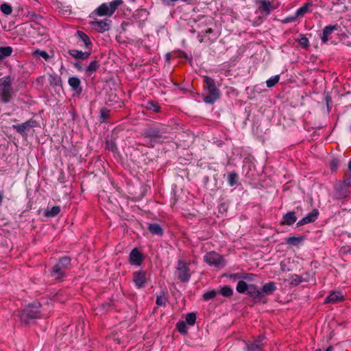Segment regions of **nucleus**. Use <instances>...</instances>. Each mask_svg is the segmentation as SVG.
Returning <instances> with one entry per match:
<instances>
[{
	"mask_svg": "<svg viewBox=\"0 0 351 351\" xmlns=\"http://www.w3.org/2000/svg\"><path fill=\"white\" fill-rule=\"evenodd\" d=\"M0 97L4 103H8L11 99L12 87L8 79H3L0 84Z\"/></svg>",
	"mask_w": 351,
	"mask_h": 351,
	"instance_id": "obj_5",
	"label": "nucleus"
},
{
	"mask_svg": "<svg viewBox=\"0 0 351 351\" xmlns=\"http://www.w3.org/2000/svg\"><path fill=\"white\" fill-rule=\"evenodd\" d=\"M71 263V260L68 257H63L60 259L59 262L57 263V267H61L64 269H65Z\"/></svg>",
	"mask_w": 351,
	"mask_h": 351,
	"instance_id": "obj_31",
	"label": "nucleus"
},
{
	"mask_svg": "<svg viewBox=\"0 0 351 351\" xmlns=\"http://www.w3.org/2000/svg\"><path fill=\"white\" fill-rule=\"evenodd\" d=\"M69 54L76 59L85 60L87 59L90 53L86 51H82L77 49H71L69 51Z\"/></svg>",
	"mask_w": 351,
	"mask_h": 351,
	"instance_id": "obj_16",
	"label": "nucleus"
},
{
	"mask_svg": "<svg viewBox=\"0 0 351 351\" xmlns=\"http://www.w3.org/2000/svg\"><path fill=\"white\" fill-rule=\"evenodd\" d=\"M12 52V49L10 47H0V60L10 56Z\"/></svg>",
	"mask_w": 351,
	"mask_h": 351,
	"instance_id": "obj_23",
	"label": "nucleus"
},
{
	"mask_svg": "<svg viewBox=\"0 0 351 351\" xmlns=\"http://www.w3.org/2000/svg\"><path fill=\"white\" fill-rule=\"evenodd\" d=\"M166 299L162 295H159L156 298V304L158 306H163L165 304Z\"/></svg>",
	"mask_w": 351,
	"mask_h": 351,
	"instance_id": "obj_42",
	"label": "nucleus"
},
{
	"mask_svg": "<svg viewBox=\"0 0 351 351\" xmlns=\"http://www.w3.org/2000/svg\"><path fill=\"white\" fill-rule=\"evenodd\" d=\"M164 4L168 6H173L178 0H160Z\"/></svg>",
	"mask_w": 351,
	"mask_h": 351,
	"instance_id": "obj_45",
	"label": "nucleus"
},
{
	"mask_svg": "<svg viewBox=\"0 0 351 351\" xmlns=\"http://www.w3.org/2000/svg\"><path fill=\"white\" fill-rule=\"evenodd\" d=\"M317 215L318 212L317 210H313L311 213L308 214L306 217L298 222V226H301L314 221L317 219Z\"/></svg>",
	"mask_w": 351,
	"mask_h": 351,
	"instance_id": "obj_12",
	"label": "nucleus"
},
{
	"mask_svg": "<svg viewBox=\"0 0 351 351\" xmlns=\"http://www.w3.org/2000/svg\"><path fill=\"white\" fill-rule=\"evenodd\" d=\"M216 294H217L216 291H215V290L209 291H207L205 293H204L203 298L204 300H210V299L215 298Z\"/></svg>",
	"mask_w": 351,
	"mask_h": 351,
	"instance_id": "obj_40",
	"label": "nucleus"
},
{
	"mask_svg": "<svg viewBox=\"0 0 351 351\" xmlns=\"http://www.w3.org/2000/svg\"><path fill=\"white\" fill-rule=\"evenodd\" d=\"M296 220L297 217H295V213L293 212H289L283 216L282 223L284 224L290 226L294 223Z\"/></svg>",
	"mask_w": 351,
	"mask_h": 351,
	"instance_id": "obj_19",
	"label": "nucleus"
},
{
	"mask_svg": "<svg viewBox=\"0 0 351 351\" xmlns=\"http://www.w3.org/2000/svg\"><path fill=\"white\" fill-rule=\"evenodd\" d=\"M237 291L241 293L247 292L255 299H260L262 296V292L260 291L259 289L254 285H247V284L243 280H240L237 283Z\"/></svg>",
	"mask_w": 351,
	"mask_h": 351,
	"instance_id": "obj_4",
	"label": "nucleus"
},
{
	"mask_svg": "<svg viewBox=\"0 0 351 351\" xmlns=\"http://www.w3.org/2000/svg\"><path fill=\"white\" fill-rule=\"evenodd\" d=\"M338 166V160H333L330 163V168L332 171H335L337 169Z\"/></svg>",
	"mask_w": 351,
	"mask_h": 351,
	"instance_id": "obj_46",
	"label": "nucleus"
},
{
	"mask_svg": "<svg viewBox=\"0 0 351 351\" xmlns=\"http://www.w3.org/2000/svg\"><path fill=\"white\" fill-rule=\"evenodd\" d=\"M35 121H27L25 123H23L19 125H13L12 128L15 129L18 132L23 134L27 130L29 129L30 128H32L34 126Z\"/></svg>",
	"mask_w": 351,
	"mask_h": 351,
	"instance_id": "obj_13",
	"label": "nucleus"
},
{
	"mask_svg": "<svg viewBox=\"0 0 351 351\" xmlns=\"http://www.w3.org/2000/svg\"><path fill=\"white\" fill-rule=\"evenodd\" d=\"M343 298V295L339 291H334L331 293L326 299L325 302H337L342 300Z\"/></svg>",
	"mask_w": 351,
	"mask_h": 351,
	"instance_id": "obj_17",
	"label": "nucleus"
},
{
	"mask_svg": "<svg viewBox=\"0 0 351 351\" xmlns=\"http://www.w3.org/2000/svg\"><path fill=\"white\" fill-rule=\"evenodd\" d=\"M77 35H78L79 38L83 42L84 45L86 47L88 48L89 47V45H91V43L90 41L88 36L86 34H85L84 32L78 31Z\"/></svg>",
	"mask_w": 351,
	"mask_h": 351,
	"instance_id": "obj_26",
	"label": "nucleus"
},
{
	"mask_svg": "<svg viewBox=\"0 0 351 351\" xmlns=\"http://www.w3.org/2000/svg\"><path fill=\"white\" fill-rule=\"evenodd\" d=\"M279 80H280L279 75L272 76L271 77H270L269 80H267L266 81L267 86L269 88H271V87L274 86L279 82Z\"/></svg>",
	"mask_w": 351,
	"mask_h": 351,
	"instance_id": "obj_29",
	"label": "nucleus"
},
{
	"mask_svg": "<svg viewBox=\"0 0 351 351\" xmlns=\"http://www.w3.org/2000/svg\"><path fill=\"white\" fill-rule=\"evenodd\" d=\"M348 168H349V170L351 171V160L350 161V162L348 164Z\"/></svg>",
	"mask_w": 351,
	"mask_h": 351,
	"instance_id": "obj_49",
	"label": "nucleus"
},
{
	"mask_svg": "<svg viewBox=\"0 0 351 351\" xmlns=\"http://www.w3.org/2000/svg\"><path fill=\"white\" fill-rule=\"evenodd\" d=\"M177 328L180 333L185 334L187 332V326L184 322H180L177 324Z\"/></svg>",
	"mask_w": 351,
	"mask_h": 351,
	"instance_id": "obj_37",
	"label": "nucleus"
},
{
	"mask_svg": "<svg viewBox=\"0 0 351 351\" xmlns=\"http://www.w3.org/2000/svg\"><path fill=\"white\" fill-rule=\"evenodd\" d=\"M49 82L51 86H58L60 84L61 80L58 75L50 74L49 75Z\"/></svg>",
	"mask_w": 351,
	"mask_h": 351,
	"instance_id": "obj_30",
	"label": "nucleus"
},
{
	"mask_svg": "<svg viewBox=\"0 0 351 351\" xmlns=\"http://www.w3.org/2000/svg\"><path fill=\"white\" fill-rule=\"evenodd\" d=\"M123 3L122 0H114L109 3H102L95 11L99 16H111L114 13L118 6Z\"/></svg>",
	"mask_w": 351,
	"mask_h": 351,
	"instance_id": "obj_2",
	"label": "nucleus"
},
{
	"mask_svg": "<svg viewBox=\"0 0 351 351\" xmlns=\"http://www.w3.org/2000/svg\"><path fill=\"white\" fill-rule=\"evenodd\" d=\"M303 241L302 237H290L287 239V243L292 245H298Z\"/></svg>",
	"mask_w": 351,
	"mask_h": 351,
	"instance_id": "obj_25",
	"label": "nucleus"
},
{
	"mask_svg": "<svg viewBox=\"0 0 351 351\" xmlns=\"http://www.w3.org/2000/svg\"><path fill=\"white\" fill-rule=\"evenodd\" d=\"M60 211L59 206H53L50 210L47 211L46 215L48 217H53L58 215Z\"/></svg>",
	"mask_w": 351,
	"mask_h": 351,
	"instance_id": "obj_35",
	"label": "nucleus"
},
{
	"mask_svg": "<svg viewBox=\"0 0 351 351\" xmlns=\"http://www.w3.org/2000/svg\"><path fill=\"white\" fill-rule=\"evenodd\" d=\"M212 32V31H211V29H209L207 31V32H209V33H210V32Z\"/></svg>",
	"mask_w": 351,
	"mask_h": 351,
	"instance_id": "obj_52",
	"label": "nucleus"
},
{
	"mask_svg": "<svg viewBox=\"0 0 351 351\" xmlns=\"http://www.w3.org/2000/svg\"><path fill=\"white\" fill-rule=\"evenodd\" d=\"M0 10L5 15H10L12 12V6L7 3H2L0 6Z\"/></svg>",
	"mask_w": 351,
	"mask_h": 351,
	"instance_id": "obj_28",
	"label": "nucleus"
},
{
	"mask_svg": "<svg viewBox=\"0 0 351 351\" xmlns=\"http://www.w3.org/2000/svg\"><path fill=\"white\" fill-rule=\"evenodd\" d=\"M261 8L262 11L267 15L269 14L271 10L276 9L271 4V3L267 0H260Z\"/></svg>",
	"mask_w": 351,
	"mask_h": 351,
	"instance_id": "obj_15",
	"label": "nucleus"
},
{
	"mask_svg": "<svg viewBox=\"0 0 351 351\" xmlns=\"http://www.w3.org/2000/svg\"><path fill=\"white\" fill-rule=\"evenodd\" d=\"M143 261L141 253L136 249H134L130 254V263L132 265H140Z\"/></svg>",
	"mask_w": 351,
	"mask_h": 351,
	"instance_id": "obj_9",
	"label": "nucleus"
},
{
	"mask_svg": "<svg viewBox=\"0 0 351 351\" xmlns=\"http://www.w3.org/2000/svg\"><path fill=\"white\" fill-rule=\"evenodd\" d=\"M219 97V92L216 86L208 89V94L204 97V101L210 104L215 103Z\"/></svg>",
	"mask_w": 351,
	"mask_h": 351,
	"instance_id": "obj_8",
	"label": "nucleus"
},
{
	"mask_svg": "<svg viewBox=\"0 0 351 351\" xmlns=\"http://www.w3.org/2000/svg\"><path fill=\"white\" fill-rule=\"evenodd\" d=\"M101 114H102V117H104V116H105L104 110H102V111H101Z\"/></svg>",
	"mask_w": 351,
	"mask_h": 351,
	"instance_id": "obj_51",
	"label": "nucleus"
},
{
	"mask_svg": "<svg viewBox=\"0 0 351 351\" xmlns=\"http://www.w3.org/2000/svg\"><path fill=\"white\" fill-rule=\"evenodd\" d=\"M68 83L73 90H77L80 88V80L77 77H72L69 79Z\"/></svg>",
	"mask_w": 351,
	"mask_h": 351,
	"instance_id": "obj_22",
	"label": "nucleus"
},
{
	"mask_svg": "<svg viewBox=\"0 0 351 351\" xmlns=\"http://www.w3.org/2000/svg\"><path fill=\"white\" fill-rule=\"evenodd\" d=\"M196 315L195 313H191L186 315V322L189 325H193L195 323Z\"/></svg>",
	"mask_w": 351,
	"mask_h": 351,
	"instance_id": "obj_36",
	"label": "nucleus"
},
{
	"mask_svg": "<svg viewBox=\"0 0 351 351\" xmlns=\"http://www.w3.org/2000/svg\"><path fill=\"white\" fill-rule=\"evenodd\" d=\"M91 23L99 32H104L109 29L110 23L107 19L95 21Z\"/></svg>",
	"mask_w": 351,
	"mask_h": 351,
	"instance_id": "obj_10",
	"label": "nucleus"
},
{
	"mask_svg": "<svg viewBox=\"0 0 351 351\" xmlns=\"http://www.w3.org/2000/svg\"><path fill=\"white\" fill-rule=\"evenodd\" d=\"M147 280L146 273L144 271H138L134 273L133 282L137 288L144 287Z\"/></svg>",
	"mask_w": 351,
	"mask_h": 351,
	"instance_id": "obj_7",
	"label": "nucleus"
},
{
	"mask_svg": "<svg viewBox=\"0 0 351 351\" xmlns=\"http://www.w3.org/2000/svg\"><path fill=\"white\" fill-rule=\"evenodd\" d=\"M177 274L179 279L182 282H187L190 279L189 268L186 263L179 261L177 267Z\"/></svg>",
	"mask_w": 351,
	"mask_h": 351,
	"instance_id": "obj_6",
	"label": "nucleus"
},
{
	"mask_svg": "<svg viewBox=\"0 0 351 351\" xmlns=\"http://www.w3.org/2000/svg\"><path fill=\"white\" fill-rule=\"evenodd\" d=\"M300 44L304 47H307L309 44L308 38L306 37L301 38L300 39Z\"/></svg>",
	"mask_w": 351,
	"mask_h": 351,
	"instance_id": "obj_44",
	"label": "nucleus"
},
{
	"mask_svg": "<svg viewBox=\"0 0 351 351\" xmlns=\"http://www.w3.org/2000/svg\"><path fill=\"white\" fill-rule=\"evenodd\" d=\"M204 261L210 266L218 268H222L226 265L223 257L215 252L206 253L204 256Z\"/></svg>",
	"mask_w": 351,
	"mask_h": 351,
	"instance_id": "obj_3",
	"label": "nucleus"
},
{
	"mask_svg": "<svg viewBox=\"0 0 351 351\" xmlns=\"http://www.w3.org/2000/svg\"><path fill=\"white\" fill-rule=\"evenodd\" d=\"M275 290H276L275 284L272 282H268V283H266L265 285H264L262 289L259 290V291L262 292V296H261V298H262L263 296L264 293L266 295H269V294L272 293Z\"/></svg>",
	"mask_w": 351,
	"mask_h": 351,
	"instance_id": "obj_20",
	"label": "nucleus"
},
{
	"mask_svg": "<svg viewBox=\"0 0 351 351\" xmlns=\"http://www.w3.org/2000/svg\"><path fill=\"white\" fill-rule=\"evenodd\" d=\"M149 231L157 235H161L162 234V230L161 227L157 223H152L149 225Z\"/></svg>",
	"mask_w": 351,
	"mask_h": 351,
	"instance_id": "obj_24",
	"label": "nucleus"
},
{
	"mask_svg": "<svg viewBox=\"0 0 351 351\" xmlns=\"http://www.w3.org/2000/svg\"><path fill=\"white\" fill-rule=\"evenodd\" d=\"M237 175L234 172H231L228 175V182L230 186H232L237 182Z\"/></svg>",
	"mask_w": 351,
	"mask_h": 351,
	"instance_id": "obj_32",
	"label": "nucleus"
},
{
	"mask_svg": "<svg viewBox=\"0 0 351 351\" xmlns=\"http://www.w3.org/2000/svg\"><path fill=\"white\" fill-rule=\"evenodd\" d=\"M301 281V278L298 275H293L291 278V282L292 284L295 283L297 285L299 284Z\"/></svg>",
	"mask_w": 351,
	"mask_h": 351,
	"instance_id": "obj_43",
	"label": "nucleus"
},
{
	"mask_svg": "<svg viewBox=\"0 0 351 351\" xmlns=\"http://www.w3.org/2000/svg\"><path fill=\"white\" fill-rule=\"evenodd\" d=\"M338 27V25H330L326 26L323 29V34L322 36V42L324 43H327L329 40L330 35L333 32V31L337 30Z\"/></svg>",
	"mask_w": 351,
	"mask_h": 351,
	"instance_id": "obj_11",
	"label": "nucleus"
},
{
	"mask_svg": "<svg viewBox=\"0 0 351 351\" xmlns=\"http://www.w3.org/2000/svg\"><path fill=\"white\" fill-rule=\"evenodd\" d=\"M64 274V269L61 267H57V264L53 267L51 271V276L56 279H60L63 277Z\"/></svg>",
	"mask_w": 351,
	"mask_h": 351,
	"instance_id": "obj_21",
	"label": "nucleus"
},
{
	"mask_svg": "<svg viewBox=\"0 0 351 351\" xmlns=\"http://www.w3.org/2000/svg\"><path fill=\"white\" fill-rule=\"evenodd\" d=\"M263 338L260 337L254 342L247 345V351H261L263 346Z\"/></svg>",
	"mask_w": 351,
	"mask_h": 351,
	"instance_id": "obj_14",
	"label": "nucleus"
},
{
	"mask_svg": "<svg viewBox=\"0 0 351 351\" xmlns=\"http://www.w3.org/2000/svg\"><path fill=\"white\" fill-rule=\"evenodd\" d=\"M312 5V3H306L297 10L295 12L294 17L291 19V20H294L296 18L303 16L306 13L309 12V7Z\"/></svg>",
	"mask_w": 351,
	"mask_h": 351,
	"instance_id": "obj_18",
	"label": "nucleus"
},
{
	"mask_svg": "<svg viewBox=\"0 0 351 351\" xmlns=\"http://www.w3.org/2000/svg\"><path fill=\"white\" fill-rule=\"evenodd\" d=\"M220 293L223 296L228 297L232 294L233 291H232V289L230 287L225 286L221 289Z\"/></svg>",
	"mask_w": 351,
	"mask_h": 351,
	"instance_id": "obj_34",
	"label": "nucleus"
},
{
	"mask_svg": "<svg viewBox=\"0 0 351 351\" xmlns=\"http://www.w3.org/2000/svg\"><path fill=\"white\" fill-rule=\"evenodd\" d=\"M107 147L108 149L113 151L115 148V145L112 143L107 142Z\"/></svg>",
	"mask_w": 351,
	"mask_h": 351,
	"instance_id": "obj_47",
	"label": "nucleus"
},
{
	"mask_svg": "<svg viewBox=\"0 0 351 351\" xmlns=\"http://www.w3.org/2000/svg\"><path fill=\"white\" fill-rule=\"evenodd\" d=\"M33 54L34 56H39L45 60H47L49 58V55L45 51L36 50L34 51Z\"/></svg>",
	"mask_w": 351,
	"mask_h": 351,
	"instance_id": "obj_38",
	"label": "nucleus"
},
{
	"mask_svg": "<svg viewBox=\"0 0 351 351\" xmlns=\"http://www.w3.org/2000/svg\"><path fill=\"white\" fill-rule=\"evenodd\" d=\"M204 81L205 84H206L208 89L210 88L212 86H215L214 84L213 80L209 77L205 76Z\"/></svg>",
	"mask_w": 351,
	"mask_h": 351,
	"instance_id": "obj_41",
	"label": "nucleus"
},
{
	"mask_svg": "<svg viewBox=\"0 0 351 351\" xmlns=\"http://www.w3.org/2000/svg\"><path fill=\"white\" fill-rule=\"evenodd\" d=\"M40 304L34 302L28 305L20 314L22 322L29 323L32 319L40 317Z\"/></svg>",
	"mask_w": 351,
	"mask_h": 351,
	"instance_id": "obj_1",
	"label": "nucleus"
},
{
	"mask_svg": "<svg viewBox=\"0 0 351 351\" xmlns=\"http://www.w3.org/2000/svg\"><path fill=\"white\" fill-rule=\"evenodd\" d=\"M148 136L152 138V141L156 142V143L160 142V139L161 136L155 130L149 131L148 133Z\"/></svg>",
	"mask_w": 351,
	"mask_h": 351,
	"instance_id": "obj_33",
	"label": "nucleus"
},
{
	"mask_svg": "<svg viewBox=\"0 0 351 351\" xmlns=\"http://www.w3.org/2000/svg\"><path fill=\"white\" fill-rule=\"evenodd\" d=\"M232 276L234 277V278H240V276L238 274H235V275H234Z\"/></svg>",
	"mask_w": 351,
	"mask_h": 351,
	"instance_id": "obj_50",
	"label": "nucleus"
},
{
	"mask_svg": "<svg viewBox=\"0 0 351 351\" xmlns=\"http://www.w3.org/2000/svg\"><path fill=\"white\" fill-rule=\"evenodd\" d=\"M147 109L152 110L154 112H158L160 111V106L158 105V104L154 102H149L147 103Z\"/></svg>",
	"mask_w": 351,
	"mask_h": 351,
	"instance_id": "obj_39",
	"label": "nucleus"
},
{
	"mask_svg": "<svg viewBox=\"0 0 351 351\" xmlns=\"http://www.w3.org/2000/svg\"><path fill=\"white\" fill-rule=\"evenodd\" d=\"M315 351H321V350L318 349V350H316ZM325 351H332V348L330 346Z\"/></svg>",
	"mask_w": 351,
	"mask_h": 351,
	"instance_id": "obj_48",
	"label": "nucleus"
},
{
	"mask_svg": "<svg viewBox=\"0 0 351 351\" xmlns=\"http://www.w3.org/2000/svg\"><path fill=\"white\" fill-rule=\"evenodd\" d=\"M99 67V63L97 61H92L90 62L87 68L86 69V72L88 74H91L97 71Z\"/></svg>",
	"mask_w": 351,
	"mask_h": 351,
	"instance_id": "obj_27",
	"label": "nucleus"
}]
</instances>
